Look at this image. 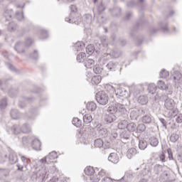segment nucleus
I'll return each instance as SVG.
<instances>
[{"mask_svg":"<svg viewBox=\"0 0 182 182\" xmlns=\"http://www.w3.org/2000/svg\"><path fill=\"white\" fill-rule=\"evenodd\" d=\"M147 146H149V144L147 143V141H146V139L139 140V150H146V149H147Z\"/></svg>","mask_w":182,"mask_h":182,"instance_id":"nucleus-35","label":"nucleus"},{"mask_svg":"<svg viewBox=\"0 0 182 182\" xmlns=\"http://www.w3.org/2000/svg\"><path fill=\"white\" fill-rule=\"evenodd\" d=\"M99 137L102 139H106L107 136H109V132H107V129L102 128L98 131Z\"/></svg>","mask_w":182,"mask_h":182,"instance_id":"nucleus-30","label":"nucleus"},{"mask_svg":"<svg viewBox=\"0 0 182 182\" xmlns=\"http://www.w3.org/2000/svg\"><path fill=\"white\" fill-rule=\"evenodd\" d=\"M37 178L42 180V181H45L46 178V169H41L36 173Z\"/></svg>","mask_w":182,"mask_h":182,"instance_id":"nucleus-20","label":"nucleus"},{"mask_svg":"<svg viewBox=\"0 0 182 182\" xmlns=\"http://www.w3.org/2000/svg\"><path fill=\"white\" fill-rule=\"evenodd\" d=\"M129 124V122L126 119L121 120L118 123V128L121 130H124V129H127V124Z\"/></svg>","mask_w":182,"mask_h":182,"instance_id":"nucleus-40","label":"nucleus"},{"mask_svg":"<svg viewBox=\"0 0 182 182\" xmlns=\"http://www.w3.org/2000/svg\"><path fill=\"white\" fill-rule=\"evenodd\" d=\"M176 123H178V124L182 123V114H181V113H178V114L176 115Z\"/></svg>","mask_w":182,"mask_h":182,"instance_id":"nucleus-64","label":"nucleus"},{"mask_svg":"<svg viewBox=\"0 0 182 182\" xmlns=\"http://www.w3.org/2000/svg\"><path fill=\"white\" fill-rule=\"evenodd\" d=\"M138 113H139L141 116H146L150 113V111L146 108H141L138 109Z\"/></svg>","mask_w":182,"mask_h":182,"instance_id":"nucleus-60","label":"nucleus"},{"mask_svg":"<svg viewBox=\"0 0 182 182\" xmlns=\"http://www.w3.org/2000/svg\"><path fill=\"white\" fill-rule=\"evenodd\" d=\"M10 114L14 120L19 119V111L18 109H11Z\"/></svg>","mask_w":182,"mask_h":182,"instance_id":"nucleus-47","label":"nucleus"},{"mask_svg":"<svg viewBox=\"0 0 182 182\" xmlns=\"http://www.w3.org/2000/svg\"><path fill=\"white\" fill-rule=\"evenodd\" d=\"M83 65L85 68L88 69H92L95 66V60L90 58H87L83 63Z\"/></svg>","mask_w":182,"mask_h":182,"instance_id":"nucleus-18","label":"nucleus"},{"mask_svg":"<svg viewBox=\"0 0 182 182\" xmlns=\"http://www.w3.org/2000/svg\"><path fill=\"white\" fill-rule=\"evenodd\" d=\"M107 112L109 114H105L104 123L105 124H111V126H113V122H116L119 117H125L127 116L126 105L119 102L109 105L107 109Z\"/></svg>","mask_w":182,"mask_h":182,"instance_id":"nucleus-1","label":"nucleus"},{"mask_svg":"<svg viewBox=\"0 0 182 182\" xmlns=\"http://www.w3.org/2000/svg\"><path fill=\"white\" fill-rule=\"evenodd\" d=\"M178 139H180V136L178 135V134L176 133L171 134L169 137L170 141H171V143H176L178 141Z\"/></svg>","mask_w":182,"mask_h":182,"instance_id":"nucleus-52","label":"nucleus"},{"mask_svg":"<svg viewBox=\"0 0 182 182\" xmlns=\"http://www.w3.org/2000/svg\"><path fill=\"white\" fill-rule=\"evenodd\" d=\"M70 13L68 17L65 18V22L68 23H75V25H80L82 22V16L77 12L76 6L72 4L70 6Z\"/></svg>","mask_w":182,"mask_h":182,"instance_id":"nucleus-2","label":"nucleus"},{"mask_svg":"<svg viewBox=\"0 0 182 182\" xmlns=\"http://www.w3.org/2000/svg\"><path fill=\"white\" fill-rule=\"evenodd\" d=\"M95 147L102 149L103 147V140L102 139H97L94 142Z\"/></svg>","mask_w":182,"mask_h":182,"instance_id":"nucleus-54","label":"nucleus"},{"mask_svg":"<svg viewBox=\"0 0 182 182\" xmlns=\"http://www.w3.org/2000/svg\"><path fill=\"white\" fill-rule=\"evenodd\" d=\"M108 161L113 163L114 164H117L119 161V156L116 153H111L108 156Z\"/></svg>","mask_w":182,"mask_h":182,"instance_id":"nucleus-17","label":"nucleus"},{"mask_svg":"<svg viewBox=\"0 0 182 182\" xmlns=\"http://www.w3.org/2000/svg\"><path fill=\"white\" fill-rule=\"evenodd\" d=\"M46 156L50 163H53V160H56V159H58V153H56L55 151H53L50 152Z\"/></svg>","mask_w":182,"mask_h":182,"instance_id":"nucleus-25","label":"nucleus"},{"mask_svg":"<svg viewBox=\"0 0 182 182\" xmlns=\"http://www.w3.org/2000/svg\"><path fill=\"white\" fill-rule=\"evenodd\" d=\"M146 19H144V16H143V6H141L139 9V19L136 21L135 25L132 28L131 32L129 33L130 37L134 39V33L139 31V28H141L144 23H146Z\"/></svg>","mask_w":182,"mask_h":182,"instance_id":"nucleus-3","label":"nucleus"},{"mask_svg":"<svg viewBox=\"0 0 182 182\" xmlns=\"http://www.w3.org/2000/svg\"><path fill=\"white\" fill-rule=\"evenodd\" d=\"M48 38H49V34L48 33V31L45 29H41L40 39L45 40V39H48Z\"/></svg>","mask_w":182,"mask_h":182,"instance_id":"nucleus-53","label":"nucleus"},{"mask_svg":"<svg viewBox=\"0 0 182 182\" xmlns=\"http://www.w3.org/2000/svg\"><path fill=\"white\" fill-rule=\"evenodd\" d=\"M157 86L158 88L160 89V90H168V87L166 85V82L164 81L159 80L157 82Z\"/></svg>","mask_w":182,"mask_h":182,"instance_id":"nucleus-37","label":"nucleus"},{"mask_svg":"<svg viewBox=\"0 0 182 182\" xmlns=\"http://www.w3.org/2000/svg\"><path fill=\"white\" fill-rule=\"evenodd\" d=\"M163 166L160 165V164H156L154 166V171L155 173V174H156V176H159V174H160L161 173V171H163Z\"/></svg>","mask_w":182,"mask_h":182,"instance_id":"nucleus-42","label":"nucleus"},{"mask_svg":"<svg viewBox=\"0 0 182 182\" xmlns=\"http://www.w3.org/2000/svg\"><path fill=\"white\" fill-rule=\"evenodd\" d=\"M102 82V76L100 75H95L91 79L92 85H99Z\"/></svg>","mask_w":182,"mask_h":182,"instance_id":"nucleus-39","label":"nucleus"},{"mask_svg":"<svg viewBox=\"0 0 182 182\" xmlns=\"http://www.w3.org/2000/svg\"><path fill=\"white\" fill-rule=\"evenodd\" d=\"M109 14H110L113 18H119V16L122 15V9L120 6H114L109 9Z\"/></svg>","mask_w":182,"mask_h":182,"instance_id":"nucleus-8","label":"nucleus"},{"mask_svg":"<svg viewBox=\"0 0 182 182\" xmlns=\"http://www.w3.org/2000/svg\"><path fill=\"white\" fill-rule=\"evenodd\" d=\"M74 48L77 52H82L85 49V43L83 41H78L74 45Z\"/></svg>","mask_w":182,"mask_h":182,"instance_id":"nucleus-23","label":"nucleus"},{"mask_svg":"<svg viewBox=\"0 0 182 182\" xmlns=\"http://www.w3.org/2000/svg\"><path fill=\"white\" fill-rule=\"evenodd\" d=\"M85 60H86V53L84 52H80L77 55V61L78 62V63H82V62H83L84 63Z\"/></svg>","mask_w":182,"mask_h":182,"instance_id":"nucleus-36","label":"nucleus"},{"mask_svg":"<svg viewBox=\"0 0 182 182\" xmlns=\"http://www.w3.org/2000/svg\"><path fill=\"white\" fill-rule=\"evenodd\" d=\"M97 12L98 15H101V14H103L105 11H106V6L103 4V1H101L100 4L97 6Z\"/></svg>","mask_w":182,"mask_h":182,"instance_id":"nucleus-45","label":"nucleus"},{"mask_svg":"<svg viewBox=\"0 0 182 182\" xmlns=\"http://www.w3.org/2000/svg\"><path fill=\"white\" fill-rule=\"evenodd\" d=\"M166 151L168 153V159L169 160H173V161H176V160L174 159V156H173V151L168 148L166 149Z\"/></svg>","mask_w":182,"mask_h":182,"instance_id":"nucleus-62","label":"nucleus"},{"mask_svg":"<svg viewBox=\"0 0 182 182\" xmlns=\"http://www.w3.org/2000/svg\"><path fill=\"white\" fill-rule=\"evenodd\" d=\"M21 133H24V134L31 133V127H29L28 124H23V126L21 127Z\"/></svg>","mask_w":182,"mask_h":182,"instance_id":"nucleus-44","label":"nucleus"},{"mask_svg":"<svg viewBox=\"0 0 182 182\" xmlns=\"http://www.w3.org/2000/svg\"><path fill=\"white\" fill-rule=\"evenodd\" d=\"M11 130L15 135L21 134V133H22V129H21V126L19 124L13 125Z\"/></svg>","mask_w":182,"mask_h":182,"instance_id":"nucleus-28","label":"nucleus"},{"mask_svg":"<svg viewBox=\"0 0 182 182\" xmlns=\"http://www.w3.org/2000/svg\"><path fill=\"white\" fill-rule=\"evenodd\" d=\"M25 48H26V46L22 41H18L14 46V50L17 53H25Z\"/></svg>","mask_w":182,"mask_h":182,"instance_id":"nucleus-10","label":"nucleus"},{"mask_svg":"<svg viewBox=\"0 0 182 182\" xmlns=\"http://www.w3.org/2000/svg\"><path fill=\"white\" fill-rule=\"evenodd\" d=\"M110 56L113 58L114 59H116L117 58H119L120 55H122V52L120 50L117 48H114L109 53Z\"/></svg>","mask_w":182,"mask_h":182,"instance_id":"nucleus-29","label":"nucleus"},{"mask_svg":"<svg viewBox=\"0 0 182 182\" xmlns=\"http://www.w3.org/2000/svg\"><path fill=\"white\" fill-rule=\"evenodd\" d=\"M144 132H146V125L142 122L136 126V133L141 134Z\"/></svg>","mask_w":182,"mask_h":182,"instance_id":"nucleus-38","label":"nucleus"},{"mask_svg":"<svg viewBox=\"0 0 182 182\" xmlns=\"http://www.w3.org/2000/svg\"><path fill=\"white\" fill-rule=\"evenodd\" d=\"M28 29L26 28L21 27V28H17V35L18 38H21V36H23L26 32H28Z\"/></svg>","mask_w":182,"mask_h":182,"instance_id":"nucleus-49","label":"nucleus"},{"mask_svg":"<svg viewBox=\"0 0 182 182\" xmlns=\"http://www.w3.org/2000/svg\"><path fill=\"white\" fill-rule=\"evenodd\" d=\"M72 124L75 126V127L79 128L82 126V120L79 119V118H73Z\"/></svg>","mask_w":182,"mask_h":182,"instance_id":"nucleus-55","label":"nucleus"},{"mask_svg":"<svg viewBox=\"0 0 182 182\" xmlns=\"http://www.w3.org/2000/svg\"><path fill=\"white\" fill-rule=\"evenodd\" d=\"M164 107L166 110H173V109H174V100L166 99L165 100Z\"/></svg>","mask_w":182,"mask_h":182,"instance_id":"nucleus-15","label":"nucleus"},{"mask_svg":"<svg viewBox=\"0 0 182 182\" xmlns=\"http://www.w3.org/2000/svg\"><path fill=\"white\" fill-rule=\"evenodd\" d=\"M0 87H1V90H3L4 93L8 92L9 96H10V97H15L16 95L19 93V88L18 87L15 89L11 88L10 90H8L6 87H4V81H2V80H0Z\"/></svg>","mask_w":182,"mask_h":182,"instance_id":"nucleus-6","label":"nucleus"},{"mask_svg":"<svg viewBox=\"0 0 182 182\" xmlns=\"http://www.w3.org/2000/svg\"><path fill=\"white\" fill-rule=\"evenodd\" d=\"M178 114V111L177 109H169L167 114V117L168 119H173V117H177V115Z\"/></svg>","mask_w":182,"mask_h":182,"instance_id":"nucleus-33","label":"nucleus"},{"mask_svg":"<svg viewBox=\"0 0 182 182\" xmlns=\"http://www.w3.org/2000/svg\"><path fill=\"white\" fill-rule=\"evenodd\" d=\"M90 179L92 182H99L100 181V176L93 174V175H91V176H90Z\"/></svg>","mask_w":182,"mask_h":182,"instance_id":"nucleus-63","label":"nucleus"},{"mask_svg":"<svg viewBox=\"0 0 182 182\" xmlns=\"http://www.w3.org/2000/svg\"><path fill=\"white\" fill-rule=\"evenodd\" d=\"M93 118L92 117V114H85L83 116V122L85 124H89V123H92Z\"/></svg>","mask_w":182,"mask_h":182,"instance_id":"nucleus-41","label":"nucleus"},{"mask_svg":"<svg viewBox=\"0 0 182 182\" xmlns=\"http://www.w3.org/2000/svg\"><path fill=\"white\" fill-rule=\"evenodd\" d=\"M109 140H111L112 143H116L117 140H119V134L116 130L112 131V134L109 136Z\"/></svg>","mask_w":182,"mask_h":182,"instance_id":"nucleus-31","label":"nucleus"},{"mask_svg":"<svg viewBox=\"0 0 182 182\" xmlns=\"http://www.w3.org/2000/svg\"><path fill=\"white\" fill-rule=\"evenodd\" d=\"M124 176L128 180H129V182H132V180H133V178H134V173H133V172H132V171H128V172L125 173Z\"/></svg>","mask_w":182,"mask_h":182,"instance_id":"nucleus-59","label":"nucleus"},{"mask_svg":"<svg viewBox=\"0 0 182 182\" xmlns=\"http://www.w3.org/2000/svg\"><path fill=\"white\" fill-rule=\"evenodd\" d=\"M94 43L96 47V53H100V50L102 49V46H105L99 40H95L94 41Z\"/></svg>","mask_w":182,"mask_h":182,"instance_id":"nucleus-48","label":"nucleus"},{"mask_svg":"<svg viewBox=\"0 0 182 182\" xmlns=\"http://www.w3.org/2000/svg\"><path fill=\"white\" fill-rule=\"evenodd\" d=\"M149 142L150 146H151V147H157V146H159V138L156 137V136H151L149 139Z\"/></svg>","mask_w":182,"mask_h":182,"instance_id":"nucleus-22","label":"nucleus"},{"mask_svg":"<svg viewBox=\"0 0 182 182\" xmlns=\"http://www.w3.org/2000/svg\"><path fill=\"white\" fill-rule=\"evenodd\" d=\"M168 72L166 69H162L161 72L159 73V76L162 79H166L168 76H169Z\"/></svg>","mask_w":182,"mask_h":182,"instance_id":"nucleus-57","label":"nucleus"},{"mask_svg":"<svg viewBox=\"0 0 182 182\" xmlns=\"http://www.w3.org/2000/svg\"><path fill=\"white\" fill-rule=\"evenodd\" d=\"M137 102L141 105V106H145V105L149 103V97L146 95H141L138 97Z\"/></svg>","mask_w":182,"mask_h":182,"instance_id":"nucleus-19","label":"nucleus"},{"mask_svg":"<svg viewBox=\"0 0 182 182\" xmlns=\"http://www.w3.org/2000/svg\"><path fill=\"white\" fill-rule=\"evenodd\" d=\"M160 123H161V127L164 130H167V121L164 118H159Z\"/></svg>","mask_w":182,"mask_h":182,"instance_id":"nucleus-61","label":"nucleus"},{"mask_svg":"<svg viewBox=\"0 0 182 182\" xmlns=\"http://www.w3.org/2000/svg\"><path fill=\"white\" fill-rule=\"evenodd\" d=\"M29 58L33 60H38V59H39V53L38 52V50H34L33 53H30Z\"/></svg>","mask_w":182,"mask_h":182,"instance_id":"nucleus-50","label":"nucleus"},{"mask_svg":"<svg viewBox=\"0 0 182 182\" xmlns=\"http://www.w3.org/2000/svg\"><path fill=\"white\" fill-rule=\"evenodd\" d=\"M8 31L9 32H15L18 29V24L14 21H11L8 25Z\"/></svg>","mask_w":182,"mask_h":182,"instance_id":"nucleus-32","label":"nucleus"},{"mask_svg":"<svg viewBox=\"0 0 182 182\" xmlns=\"http://www.w3.org/2000/svg\"><path fill=\"white\" fill-rule=\"evenodd\" d=\"M136 154H137V150L136 148H131L128 149L127 152V157L130 160L132 158L134 157Z\"/></svg>","mask_w":182,"mask_h":182,"instance_id":"nucleus-27","label":"nucleus"},{"mask_svg":"<svg viewBox=\"0 0 182 182\" xmlns=\"http://www.w3.org/2000/svg\"><path fill=\"white\" fill-rule=\"evenodd\" d=\"M95 50L96 52L97 50L92 44H89L86 47V52L88 55H92L95 53Z\"/></svg>","mask_w":182,"mask_h":182,"instance_id":"nucleus-43","label":"nucleus"},{"mask_svg":"<svg viewBox=\"0 0 182 182\" xmlns=\"http://www.w3.org/2000/svg\"><path fill=\"white\" fill-rule=\"evenodd\" d=\"M14 15L13 9H6L3 13V16L5 18V22H8L12 19V16Z\"/></svg>","mask_w":182,"mask_h":182,"instance_id":"nucleus-13","label":"nucleus"},{"mask_svg":"<svg viewBox=\"0 0 182 182\" xmlns=\"http://www.w3.org/2000/svg\"><path fill=\"white\" fill-rule=\"evenodd\" d=\"M86 107L88 112H95V110L97 109V105L95 102H87Z\"/></svg>","mask_w":182,"mask_h":182,"instance_id":"nucleus-26","label":"nucleus"},{"mask_svg":"<svg viewBox=\"0 0 182 182\" xmlns=\"http://www.w3.org/2000/svg\"><path fill=\"white\" fill-rule=\"evenodd\" d=\"M31 146L33 149V150H36V151H41V147L42 146V142H41V140L38 139H35L31 141Z\"/></svg>","mask_w":182,"mask_h":182,"instance_id":"nucleus-14","label":"nucleus"},{"mask_svg":"<svg viewBox=\"0 0 182 182\" xmlns=\"http://www.w3.org/2000/svg\"><path fill=\"white\" fill-rule=\"evenodd\" d=\"M86 176H92L93 174H96V171H99V168H93L92 166H87L85 170Z\"/></svg>","mask_w":182,"mask_h":182,"instance_id":"nucleus-16","label":"nucleus"},{"mask_svg":"<svg viewBox=\"0 0 182 182\" xmlns=\"http://www.w3.org/2000/svg\"><path fill=\"white\" fill-rule=\"evenodd\" d=\"M159 26H161V31H162L165 35H170L171 32L168 28V23L166 21L160 22Z\"/></svg>","mask_w":182,"mask_h":182,"instance_id":"nucleus-12","label":"nucleus"},{"mask_svg":"<svg viewBox=\"0 0 182 182\" xmlns=\"http://www.w3.org/2000/svg\"><path fill=\"white\" fill-rule=\"evenodd\" d=\"M95 99L101 106H106L109 103V96L105 91H100L96 93Z\"/></svg>","mask_w":182,"mask_h":182,"instance_id":"nucleus-4","label":"nucleus"},{"mask_svg":"<svg viewBox=\"0 0 182 182\" xmlns=\"http://www.w3.org/2000/svg\"><path fill=\"white\" fill-rule=\"evenodd\" d=\"M32 102H33V97H21L19 99L18 106L21 109H25V107H26V104L32 103Z\"/></svg>","mask_w":182,"mask_h":182,"instance_id":"nucleus-9","label":"nucleus"},{"mask_svg":"<svg viewBox=\"0 0 182 182\" xmlns=\"http://www.w3.org/2000/svg\"><path fill=\"white\" fill-rule=\"evenodd\" d=\"M32 43H33V40L31 37H26L24 42L26 48L32 46Z\"/></svg>","mask_w":182,"mask_h":182,"instance_id":"nucleus-56","label":"nucleus"},{"mask_svg":"<svg viewBox=\"0 0 182 182\" xmlns=\"http://www.w3.org/2000/svg\"><path fill=\"white\" fill-rule=\"evenodd\" d=\"M108 88L112 93L115 92L116 96H117V97H127V96H129V91H127L124 87H119L117 88V90H115L113 86L109 85Z\"/></svg>","mask_w":182,"mask_h":182,"instance_id":"nucleus-5","label":"nucleus"},{"mask_svg":"<svg viewBox=\"0 0 182 182\" xmlns=\"http://www.w3.org/2000/svg\"><path fill=\"white\" fill-rule=\"evenodd\" d=\"M6 106H8V98L4 97L0 102V109L4 110L6 109Z\"/></svg>","mask_w":182,"mask_h":182,"instance_id":"nucleus-51","label":"nucleus"},{"mask_svg":"<svg viewBox=\"0 0 182 182\" xmlns=\"http://www.w3.org/2000/svg\"><path fill=\"white\" fill-rule=\"evenodd\" d=\"M120 137H121V141H122V143H126V140H129V139H130V132H127V131H123L121 134H120Z\"/></svg>","mask_w":182,"mask_h":182,"instance_id":"nucleus-24","label":"nucleus"},{"mask_svg":"<svg viewBox=\"0 0 182 182\" xmlns=\"http://www.w3.org/2000/svg\"><path fill=\"white\" fill-rule=\"evenodd\" d=\"M29 112L33 117H36V116H38V114H39L38 107H32Z\"/></svg>","mask_w":182,"mask_h":182,"instance_id":"nucleus-58","label":"nucleus"},{"mask_svg":"<svg viewBox=\"0 0 182 182\" xmlns=\"http://www.w3.org/2000/svg\"><path fill=\"white\" fill-rule=\"evenodd\" d=\"M153 116L149 112V114L142 116L141 122L144 124H151L153 123Z\"/></svg>","mask_w":182,"mask_h":182,"instance_id":"nucleus-11","label":"nucleus"},{"mask_svg":"<svg viewBox=\"0 0 182 182\" xmlns=\"http://www.w3.org/2000/svg\"><path fill=\"white\" fill-rule=\"evenodd\" d=\"M129 117L131 120H137L139 119V111L138 109H132L130 112Z\"/></svg>","mask_w":182,"mask_h":182,"instance_id":"nucleus-34","label":"nucleus"},{"mask_svg":"<svg viewBox=\"0 0 182 182\" xmlns=\"http://www.w3.org/2000/svg\"><path fill=\"white\" fill-rule=\"evenodd\" d=\"M137 129V124L134 122H128V124L127 126V130L129 133H134Z\"/></svg>","mask_w":182,"mask_h":182,"instance_id":"nucleus-21","label":"nucleus"},{"mask_svg":"<svg viewBox=\"0 0 182 182\" xmlns=\"http://www.w3.org/2000/svg\"><path fill=\"white\" fill-rule=\"evenodd\" d=\"M9 161L11 164H15L18 162V156L14 154H11L9 156Z\"/></svg>","mask_w":182,"mask_h":182,"instance_id":"nucleus-46","label":"nucleus"},{"mask_svg":"<svg viewBox=\"0 0 182 182\" xmlns=\"http://www.w3.org/2000/svg\"><path fill=\"white\" fill-rule=\"evenodd\" d=\"M119 68V63L117 62L109 61L106 65H103L105 72H116Z\"/></svg>","mask_w":182,"mask_h":182,"instance_id":"nucleus-7","label":"nucleus"}]
</instances>
